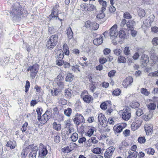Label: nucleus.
Listing matches in <instances>:
<instances>
[{
  "label": "nucleus",
  "mask_w": 158,
  "mask_h": 158,
  "mask_svg": "<svg viewBox=\"0 0 158 158\" xmlns=\"http://www.w3.org/2000/svg\"><path fill=\"white\" fill-rule=\"evenodd\" d=\"M152 126L151 124L146 123L144 125V129L147 134L148 135L152 131Z\"/></svg>",
  "instance_id": "17"
},
{
  "label": "nucleus",
  "mask_w": 158,
  "mask_h": 158,
  "mask_svg": "<svg viewBox=\"0 0 158 158\" xmlns=\"http://www.w3.org/2000/svg\"><path fill=\"white\" fill-rule=\"evenodd\" d=\"M52 13L50 15L51 18H55L56 19L58 17V13L59 12L58 9L56 6L54 7L52 10Z\"/></svg>",
  "instance_id": "15"
},
{
  "label": "nucleus",
  "mask_w": 158,
  "mask_h": 158,
  "mask_svg": "<svg viewBox=\"0 0 158 158\" xmlns=\"http://www.w3.org/2000/svg\"><path fill=\"white\" fill-rule=\"evenodd\" d=\"M87 92L85 91L82 92L81 94V97L83 101L87 103L92 102L93 100V97L89 95H87Z\"/></svg>",
  "instance_id": "6"
},
{
  "label": "nucleus",
  "mask_w": 158,
  "mask_h": 158,
  "mask_svg": "<svg viewBox=\"0 0 158 158\" xmlns=\"http://www.w3.org/2000/svg\"><path fill=\"white\" fill-rule=\"evenodd\" d=\"M56 83L59 89H62L63 88L64 85L63 81L56 82Z\"/></svg>",
  "instance_id": "50"
},
{
  "label": "nucleus",
  "mask_w": 158,
  "mask_h": 158,
  "mask_svg": "<svg viewBox=\"0 0 158 158\" xmlns=\"http://www.w3.org/2000/svg\"><path fill=\"white\" fill-rule=\"evenodd\" d=\"M145 152L148 154L151 155H153L155 153V150L152 148H149L146 149L145 150Z\"/></svg>",
  "instance_id": "31"
},
{
  "label": "nucleus",
  "mask_w": 158,
  "mask_h": 158,
  "mask_svg": "<svg viewBox=\"0 0 158 158\" xmlns=\"http://www.w3.org/2000/svg\"><path fill=\"white\" fill-rule=\"evenodd\" d=\"M89 141H91L92 143L94 144H96L98 142V140L96 138L94 137H92L89 139Z\"/></svg>",
  "instance_id": "56"
},
{
  "label": "nucleus",
  "mask_w": 158,
  "mask_h": 158,
  "mask_svg": "<svg viewBox=\"0 0 158 158\" xmlns=\"http://www.w3.org/2000/svg\"><path fill=\"white\" fill-rule=\"evenodd\" d=\"M138 141L140 143L143 144L145 142L146 139L145 137L144 136L140 137H139L138 139Z\"/></svg>",
  "instance_id": "49"
},
{
  "label": "nucleus",
  "mask_w": 158,
  "mask_h": 158,
  "mask_svg": "<svg viewBox=\"0 0 158 158\" xmlns=\"http://www.w3.org/2000/svg\"><path fill=\"white\" fill-rule=\"evenodd\" d=\"M64 96L68 98L71 97L72 96L71 90L70 89H67L64 91Z\"/></svg>",
  "instance_id": "36"
},
{
  "label": "nucleus",
  "mask_w": 158,
  "mask_h": 158,
  "mask_svg": "<svg viewBox=\"0 0 158 158\" xmlns=\"http://www.w3.org/2000/svg\"><path fill=\"white\" fill-rule=\"evenodd\" d=\"M115 148L114 147H110L107 148L104 153V157L106 158H110L112 155Z\"/></svg>",
  "instance_id": "11"
},
{
  "label": "nucleus",
  "mask_w": 158,
  "mask_h": 158,
  "mask_svg": "<svg viewBox=\"0 0 158 158\" xmlns=\"http://www.w3.org/2000/svg\"><path fill=\"white\" fill-rule=\"evenodd\" d=\"M88 77L91 83H93L94 82V76L92 75L91 74H89Z\"/></svg>",
  "instance_id": "62"
},
{
  "label": "nucleus",
  "mask_w": 158,
  "mask_h": 158,
  "mask_svg": "<svg viewBox=\"0 0 158 158\" xmlns=\"http://www.w3.org/2000/svg\"><path fill=\"white\" fill-rule=\"evenodd\" d=\"M152 53L150 57L151 60H152V63L153 64H155L158 60V57L156 56L155 54L154 53V50H152V51H151Z\"/></svg>",
  "instance_id": "21"
},
{
  "label": "nucleus",
  "mask_w": 158,
  "mask_h": 158,
  "mask_svg": "<svg viewBox=\"0 0 158 158\" xmlns=\"http://www.w3.org/2000/svg\"><path fill=\"white\" fill-rule=\"evenodd\" d=\"M128 152L129 155L127 158H137L138 155L137 152H132L131 150H129Z\"/></svg>",
  "instance_id": "22"
},
{
  "label": "nucleus",
  "mask_w": 158,
  "mask_h": 158,
  "mask_svg": "<svg viewBox=\"0 0 158 158\" xmlns=\"http://www.w3.org/2000/svg\"><path fill=\"white\" fill-rule=\"evenodd\" d=\"M123 17L127 19H131L132 16L128 12H125L123 15Z\"/></svg>",
  "instance_id": "46"
},
{
  "label": "nucleus",
  "mask_w": 158,
  "mask_h": 158,
  "mask_svg": "<svg viewBox=\"0 0 158 158\" xmlns=\"http://www.w3.org/2000/svg\"><path fill=\"white\" fill-rule=\"evenodd\" d=\"M51 112L50 111L47 110L42 117H40V118L37 119L41 124H44L48 120L50 117Z\"/></svg>",
  "instance_id": "4"
},
{
  "label": "nucleus",
  "mask_w": 158,
  "mask_h": 158,
  "mask_svg": "<svg viewBox=\"0 0 158 158\" xmlns=\"http://www.w3.org/2000/svg\"><path fill=\"white\" fill-rule=\"evenodd\" d=\"M56 55V56H57L58 59H62L64 56L63 51L61 49H59L57 51Z\"/></svg>",
  "instance_id": "27"
},
{
  "label": "nucleus",
  "mask_w": 158,
  "mask_h": 158,
  "mask_svg": "<svg viewBox=\"0 0 158 158\" xmlns=\"http://www.w3.org/2000/svg\"><path fill=\"white\" fill-rule=\"evenodd\" d=\"M38 150L39 156L41 158H44L48 152L46 147L41 143L40 144Z\"/></svg>",
  "instance_id": "5"
},
{
  "label": "nucleus",
  "mask_w": 158,
  "mask_h": 158,
  "mask_svg": "<svg viewBox=\"0 0 158 158\" xmlns=\"http://www.w3.org/2000/svg\"><path fill=\"white\" fill-rule=\"evenodd\" d=\"M156 107V105L153 103H150L148 106V108L151 110H154Z\"/></svg>",
  "instance_id": "43"
},
{
  "label": "nucleus",
  "mask_w": 158,
  "mask_h": 158,
  "mask_svg": "<svg viewBox=\"0 0 158 158\" xmlns=\"http://www.w3.org/2000/svg\"><path fill=\"white\" fill-rule=\"evenodd\" d=\"M74 76L70 73H68L65 78V81H66L71 82L73 79Z\"/></svg>",
  "instance_id": "30"
},
{
  "label": "nucleus",
  "mask_w": 158,
  "mask_h": 158,
  "mask_svg": "<svg viewBox=\"0 0 158 158\" xmlns=\"http://www.w3.org/2000/svg\"><path fill=\"white\" fill-rule=\"evenodd\" d=\"M64 116L62 114H56L55 116H53V118L55 120L59 121H63L64 119Z\"/></svg>",
  "instance_id": "23"
},
{
  "label": "nucleus",
  "mask_w": 158,
  "mask_h": 158,
  "mask_svg": "<svg viewBox=\"0 0 158 158\" xmlns=\"http://www.w3.org/2000/svg\"><path fill=\"white\" fill-rule=\"evenodd\" d=\"M141 93L146 96L150 94L149 92L146 89L144 88H142L141 89Z\"/></svg>",
  "instance_id": "47"
},
{
  "label": "nucleus",
  "mask_w": 158,
  "mask_h": 158,
  "mask_svg": "<svg viewBox=\"0 0 158 158\" xmlns=\"http://www.w3.org/2000/svg\"><path fill=\"white\" fill-rule=\"evenodd\" d=\"M135 24V22L133 20H130L127 22L126 25L127 28L130 30L133 29V26Z\"/></svg>",
  "instance_id": "20"
},
{
  "label": "nucleus",
  "mask_w": 158,
  "mask_h": 158,
  "mask_svg": "<svg viewBox=\"0 0 158 158\" xmlns=\"http://www.w3.org/2000/svg\"><path fill=\"white\" fill-rule=\"evenodd\" d=\"M133 79L131 77H128L124 79L123 81V85L124 87L127 88L130 87L133 82Z\"/></svg>",
  "instance_id": "10"
},
{
  "label": "nucleus",
  "mask_w": 158,
  "mask_h": 158,
  "mask_svg": "<svg viewBox=\"0 0 158 158\" xmlns=\"http://www.w3.org/2000/svg\"><path fill=\"white\" fill-rule=\"evenodd\" d=\"M118 61L119 63H124L126 61V60L123 56H120L118 57Z\"/></svg>",
  "instance_id": "42"
},
{
  "label": "nucleus",
  "mask_w": 158,
  "mask_h": 158,
  "mask_svg": "<svg viewBox=\"0 0 158 158\" xmlns=\"http://www.w3.org/2000/svg\"><path fill=\"white\" fill-rule=\"evenodd\" d=\"M64 78L60 74H59L55 79V82L63 81Z\"/></svg>",
  "instance_id": "45"
},
{
  "label": "nucleus",
  "mask_w": 158,
  "mask_h": 158,
  "mask_svg": "<svg viewBox=\"0 0 158 158\" xmlns=\"http://www.w3.org/2000/svg\"><path fill=\"white\" fill-rule=\"evenodd\" d=\"M99 27V25L98 24L96 23H93L92 25V28L93 30H96L98 29Z\"/></svg>",
  "instance_id": "61"
},
{
  "label": "nucleus",
  "mask_w": 158,
  "mask_h": 158,
  "mask_svg": "<svg viewBox=\"0 0 158 158\" xmlns=\"http://www.w3.org/2000/svg\"><path fill=\"white\" fill-rule=\"evenodd\" d=\"M63 49L64 54L66 55H68L69 54V48L67 45L64 44L63 46Z\"/></svg>",
  "instance_id": "39"
},
{
  "label": "nucleus",
  "mask_w": 158,
  "mask_h": 158,
  "mask_svg": "<svg viewBox=\"0 0 158 158\" xmlns=\"http://www.w3.org/2000/svg\"><path fill=\"white\" fill-rule=\"evenodd\" d=\"M39 70V65L37 64H35L32 66H29L27 71H30V76L32 78L35 77Z\"/></svg>",
  "instance_id": "2"
},
{
  "label": "nucleus",
  "mask_w": 158,
  "mask_h": 158,
  "mask_svg": "<svg viewBox=\"0 0 158 158\" xmlns=\"http://www.w3.org/2000/svg\"><path fill=\"white\" fill-rule=\"evenodd\" d=\"M33 146L34 144H32L23 149L21 152V158H25L30 152V149L33 147Z\"/></svg>",
  "instance_id": "12"
},
{
  "label": "nucleus",
  "mask_w": 158,
  "mask_h": 158,
  "mask_svg": "<svg viewBox=\"0 0 158 158\" xmlns=\"http://www.w3.org/2000/svg\"><path fill=\"white\" fill-rule=\"evenodd\" d=\"M122 117L123 119L125 121L128 120L131 118V114L128 108L123 110L122 112Z\"/></svg>",
  "instance_id": "7"
},
{
  "label": "nucleus",
  "mask_w": 158,
  "mask_h": 158,
  "mask_svg": "<svg viewBox=\"0 0 158 158\" xmlns=\"http://www.w3.org/2000/svg\"><path fill=\"white\" fill-rule=\"evenodd\" d=\"M67 35L68 38L69 39H71L73 37V33L70 27L68 28L67 30Z\"/></svg>",
  "instance_id": "29"
},
{
  "label": "nucleus",
  "mask_w": 158,
  "mask_h": 158,
  "mask_svg": "<svg viewBox=\"0 0 158 158\" xmlns=\"http://www.w3.org/2000/svg\"><path fill=\"white\" fill-rule=\"evenodd\" d=\"M123 52L125 55L126 56L129 55L131 53L130 48L128 47H125L123 50Z\"/></svg>",
  "instance_id": "35"
},
{
  "label": "nucleus",
  "mask_w": 158,
  "mask_h": 158,
  "mask_svg": "<svg viewBox=\"0 0 158 158\" xmlns=\"http://www.w3.org/2000/svg\"><path fill=\"white\" fill-rule=\"evenodd\" d=\"M139 104L137 102H134L131 104V107L133 108H137L139 106Z\"/></svg>",
  "instance_id": "63"
},
{
  "label": "nucleus",
  "mask_w": 158,
  "mask_h": 158,
  "mask_svg": "<svg viewBox=\"0 0 158 158\" xmlns=\"http://www.w3.org/2000/svg\"><path fill=\"white\" fill-rule=\"evenodd\" d=\"M92 152L96 154H100L102 153V150L99 148H94L92 150Z\"/></svg>",
  "instance_id": "40"
},
{
  "label": "nucleus",
  "mask_w": 158,
  "mask_h": 158,
  "mask_svg": "<svg viewBox=\"0 0 158 158\" xmlns=\"http://www.w3.org/2000/svg\"><path fill=\"white\" fill-rule=\"evenodd\" d=\"M118 35L120 38L123 39H125L126 37V34L125 31L122 30H121L119 31Z\"/></svg>",
  "instance_id": "37"
},
{
  "label": "nucleus",
  "mask_w": 158,
  "mask_h": 158,
  "mask_svg": "<svg viewBox=\"0 0 158 158\" xmlns=\"http://www.w3.org/2000/svg\"><path fill=\"white\" fill-rule=\"evenodd\" d=\"M117 25L115 24L110 29V35L111 39L115 38L118 35V32L117 31Z\"/></svg>",
  "instance_id": "8"
},
{
  "label": "nucleus",
  "mask_w": 158,
  "mask_h": 158,
  "mask_svg": "<svg viewBox=\"0 0 158 158\" xmlns=\"http://www.w3.org/2000/svg\"><path fill=\"white\" fill-rule=\"evenodd\" d=\"M152 114L150 112H149L146 113L145 115L143 117V118L146 121H148L152 117Z\"/></svg>",
  "instance_id": "28"
},
{
  "label": "nucleus",
  "mask_w": 158,
  "mask_h": 158,
  "mask_svg": "<svg viewBox=\"0 0 158 158\" xmlns=\"http://www.w3.org/2000/svg\"><path fill=\"white\" fill-rule=\"evenodd\" d=\"M100 107L103 110H106L107 108V104L106 102H104L101 105Z\"/></svg>",
  "instance_id": "64"
},
{
  "label": "nucleus",
  "mask_w": 158,
  "mask_h": 158,
  "mask_svg": "<svg viewBox=\"0 0 158 158\" xmlns=\"http://www.w3.org/2000/svg\"><path fill=\"white\" fill-rule=\"evenodd\" d=\"M36 111L38 115V118L39 119L40 118V117L41 116L43 110L42 108H38L36 109Z\"/></svg>",
  "instance_id": "51"
},
{
  "label": "nucleus",
  "mask_w": 158,
  "mask_h": 158,
  "mask_svg": "<svg viewBox=\"0 0 158 158\" xmlns=\"http://www.w3.org/2000/svg\"><path fill=\"white\" fill-rule=\"evenodd\" d=\"M142 61L145 63H146L149 61V58L147 55H143L141 56Z\"/></svg>",
  "instance_id": "38"
},
{
  "label": "nucleus",
  "mask_w": 158,
  "mask_h": 158,
  "mask_svg": "<svg viewBox=\"0 0 158 158\" xmlns=\"http://www.w3.org/2000/svg\"><path fill=\"white\" fill-rule=\"evenodd\" d=\"M73 120L74 123L77 125H78L80 123H85V119L81 114L77 113L74 116Z\"/></svg>",
  "instance_id": "3"
},
{
  "label": "nucleus",
  "mask_w": 158,
  "mask_h": 158,
  "mask_svg": "<svg viewBox=\"0 0 158 158\" xmlns=\"http://www.w3.org/2000/svg\"><path fill=\"white\" fill-rule=\"evenodd\" d=\"M103 36L100 35L99 37L93 40L94 44L96 45H99L103 42Z\"/></svg>",
  "instance_id": "16"
},
{
  "label": "nucleus",
  "mask_w": 158,
  "mask_h": 158,
  "mask_svg": "<svg viewBox=\"0 0 158 158\" xmlns=\"http://www.w3.org/2000/svg\"><path fill=\"white\" fill-rule=\"evenodd\" d=\"M78 135L76 132L73 133L70 136L73 142H76L78 139Z\"/></svg>",
  "instance_id": "34"
},
{
  "label": "nucleus",
  "mask_w": 158,
  "mask_h": 158,
  "mask_svg": "<svg viewBox=\"0 0 158 158\" xmlns=\"http://www.w3.org/2000/svg\"><path fill=\"white\" fill-rule=\"evenodd\" d=\"M152 44L155 46L158 45V38L155 37L153 38L152 40Z\"/></svg>",
  "instance_id": "57"
},
{
  "label": "nucleus",
  "mask_w": 158,
  "mask_h": 158,
  "mask_svg": "<svg viewBox=\"0 0 158 158\" xmlns=\"http://www.w3.org/2000/svg\"><path fill=\"white\" fill-rule=\"evenodd\" d=\"M123 128L124 127L122 125H115L114 126L113 129L117 133H120L122 131Z\"/></svg>",
  "instance_id": "25"
},
{
  "label": "nucleus",
  "mask_w": 158,
  "mask_h": 158,
  "mask_svg": "<svg viewBox=\"0 0 158 158\" xmlns=\"http://www.w3.org/2000/svg\"><path fill=\"white\" fill-rule=\"evenodd\" d=\"M72 110L71 108H68L64 111V114L68 117H70L72 114Z\"/></svg>",
  "instance_id": "32"
},
{
  "label": "nucleus",
  "mask_w": 158,
  "mask_h": 158,
  "mask_svg": "<svg viewBox=\"0 0 158 158\" xmlns=\"http://www.w3.org/2000/svg\"><path fill=\"white\" fill-rule=\"evenodd\" d=\"M96 8V6L93 4H89L88 6V11H91L94 10Z\"/></svg>",
  "instance_id": "53"
},
{
  "label": "nucleus",
  "mask_w": 158,
  "mask_h": 158,
  "mask_svg": "<svg viewBox=\"0 0 158 158\" xmlns=\"http://www.w3.org/2000/svg\"><path fill=\"white\" fill-rule=\"evenodd\" d=\"M114 54L116 56H118L121 54L122 52V51L119 49L117 48L114 50Z\"/></svg>",
  "instance_id": "54"
},
{
  "label": "nucleus",
  "mask_w": 158,
  "mask_h": 158,
  "mask_svg": "<svg viewBox=\"0 0 158 158\" xmlns=\"http://www.w3.org/2000/svg\"><path fill=\"white\" fill-rule=\"evenodd\" d=\"M80 8L82 10H88V5L85 3L81 4L80 6Z\"/></svg>",
  "instance_id": "44"
},
{
  "label": "nucleus",
  "mask_w": 158,
  "mask_h": 158,
  "mask_svg": "<svg viewBox=\"0 0 158 158\" xmlns=\"http://www.w3.org/2000/svg\"><path fill=\"white\" fill-rule=\"evenodd\" d=\"M16 143L15 141H9L7 142L6 146L10 147L11 149H14L16 146Z\"/></svg>",
  "instance_id": "26"
},
{
  "label": "nucleus",
  "mask_w": 158,
  "mask_h": 158,
  "mask_svg": "<svg viewBox=\"0 0 158 158\" xmlns=\"http://www.w3.org/2000/svg\"><path fill=\"white\" fill-rule=\"evenodd\" d=\"M104 11H102L101 10V12L98 13L97 16V17L99 19H102L105 16V14L103 13Z\"/></svg>",
  "instance_id": "48"
},
{
  "label": "nucleus",
  "mask_w": 158,
  "mask_h": 158,
  "mask_svg": "<svg viewBox=\"0 0 158 158\" xmlns=\"http://www.w3.org/2000/svg\"><path fill=\"white\" fill-rule=\"evenodd\" d=\"M98 118V121L100 122L101 125H103L104 123H106V120L105 119L106 118L105 117L104 115H103L102 114L100 113L99 114Z\"/></svg>",
  "instance_id": "18"
},
{
  "label": "nucleus",
  "mask_w": 158,
  "mask_h": 158,
  "mask_svg": "<svg viewBox=\"0 0 158 158\" xmlns=\"http://www.w3.org/2000/svg\"><path fill=\"white\" fill-rule=\"evenodd\" d=\"M72 69L73 71L75 72H77V70L78 71L80 72V70L79 69V66L77 64L73 66L72 67Z\"/></svg>",
  "instance_id": "59"
},
{
  "label": "nucleus",
  "mask_w": 158,
  "mask_h": 158,
  "mask_svg": "<svg viewBox=\"0 0 158 158\" xmlns=\"http://www.w3.org/2000/svg\"><path fill=\"white\" fill-rule=\"evenodd\" d=\"M38 150V148L37 146L34 147L29 154V158H36Z\"/></svg>",
  "instance_id": "14"
},
{
  "label": "nucleus",
  "mask_w": 158,
  "mask_h": 158,
  "mask_svg": "<svg viewBox=\"0 0 158 158\" xmlns=\"http://www.w3.org/2000/svg\"><path fill=\"white\" fill-rule=\"evenodd\" d=\"M142 122L141 118L138 119L133 122L131 124V128L133 131L136 130L141 126Z\"/></svg>",
  "instance_id": "9"
},
{
  "label": "nucleus",
  "mask_w": 158,
  "mask_h": 158,
  "mask_svg": "<svg viewBox=\"0 0 158 158\" xmlns=\"http://www.w3.org/2000/svg\"><path fill=\"white\" fill-rule=\"evenodd\" d=\"M58 100L59 102L62 105H65V104L67 103V101L64 98H58Z\"/></svg>",
  "instance_id": "55"
},
{
  "label": "nucleus",
  "mask_w": 158,
  "mask_h": 158,
  "mask_svg": "<svg viewBox=\"0 0 158 158\" xmlns=\"http://www.w3.org/2000/svg\"><path fill=\"white\" fill-rule=\"evenodd\" d=\"M53 128L57 131H60L61 129V125L60 123L55 122L52 124Z\"/></svg>",
  "instance_id": "24"
},
{
  "label": "nucleus",
  "mask_w": 158,
  "mask_h": 158,
  "mask_svg": "<svg viewBox=\"0 0 158 158\" xmlns=\"http://www.w3.org/2000/svg\"><path fill=\"white\" fill-rule=\"evenodd\" d=\"M21 8L20 7L16 8H14L12 9L10 14H12V15H13V16L19 17L22 15L23 13L22 11H21Z\"/></svg>",
  "instance_id": "13"
},
{
  "label": "nucleus",
  "mask_w": 158,
  "mask_h": 158,
  "mask_svg": "<svg viewBox=\"0 0 158 158\" xmlns=\"http://www.w3.org/2000/svg\"><path fill=\"white\" fill-rule=\"evenodd\" d=\"M30 86V83L28 81H26V85L25 86V92H27L29 89Z\"/></svg>",
  "instance_id": "60"
},
{
  "label": "nucleus",
  "mask_w": 158,
  "mask_h": 158,
  "mask_svg": "<svg viewBox=\"0 0 158 158\" xmlns=\"http://www.w3.org/2000/svg\"><path fill=\"white\" fill-rule=\"evenodd\" d=\"M138 15L140 17H144L145 15V11L143 9L139 8L137 10Z\"/></svg>",
  "instance_id": "33"
},
{
  "label": "nucleus",
  "mask_w": 158,
  "mask_h": 158,
  "mask_svg": "<svg viewBox=\"0 0 158 158\" xmlns=\"http://www.w3.org/2000/svg\"><path fill=\"white\" fill-rule=\"evenodd\" d=\"M98 2L99 4L102 6V11H105L106 10V7L107 6L106 1L103 0H99Z\"/></svg>",
  "instance_id": "19"
},
{
  "label": "nucleus",
  "mask_w": 158,
  "mask_h": 158,
  "mask_svg": "<svg viewBox=\"0 0 158 158\" xmlns=\"http://www.w3.org/2000/svg\"><path fill=\"white\" fill-rule=\"evenodd\" d=\"M58 33L52 35L48 39L46 47L50 50L53 49L56 45L58 40Z\"/></svg>",
  "instance_id": "1"
},
{
  "label": "nucleus",
  "mask_w": 158,
  "mask_h": 158,
  "mask_svg": "<svg viewBox=\"0 0 158 158\" xmlns=\"http://www.w3.org/2000/svg\"><path fill=\"white\" fill-rule=\"evenodd\" d=\"M93 23H91L90 21H87L85 23V27L87 28H91L92 27Z\"/></svg>",
  "instance_id": "58"
},
{
  "label": "nucleus",
  "mask_w": 158,
  "mask_h": 158,
  "mask_svg": "<svg viewBox=\"0 0 158 158\" xmlns=\"http://www.w3.org/2000/svg\"><path fill=\"white\" fill-rule=\"evenodd\" d=\"M95 129L94 128L89 129L87 132L86 135L89 137L92 136L94 134Z\"/></svg>",
  "instance_id": "41"
},
{
  "label": "nucleus",
  "mask_w": 158,
  "mask_h": 158,
  "mask_svg": "<svg viewBox=\"0 0 158 158\" xmlns=\"http://www.w3.org/2000/svg\"><path fill=\"white\" fill-rule=\"evenodd\" d=\"M59 93L58 90L56 89H54L51 90V93L53 96H56L58 95Z\"/></svg>",
  "instance_id": "52"
}]
</instances>
